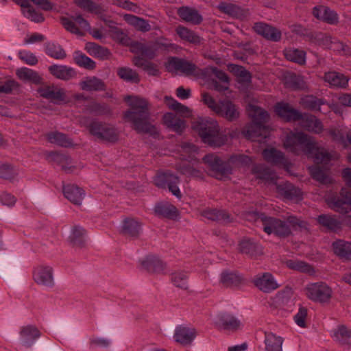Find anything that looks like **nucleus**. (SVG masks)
Instances as JSON below:
<instances>
[{"instance_id":"obj_1","label":"nucleus","mask_w":351,"mask_h":351,"mask_svg":"<svg viewBox=\"0 0 351 351\" xmlns=\"http://www.w3.org/2000/svg\"><path fill=\"white\" fill-rule=\"evenodd\" d=\"M285 147L289 152L300 155L304 154L313 158L316 163L327 164L332 158L330 154L303 132L290 133L284 142Z\"/></svg>"},{"instance_id":"obj_2","label":"nucleus","mask_w":351,"mask_h":351,"mask_svg":"<svg viewBox=\"0 0 351 351\" xmlns=\"http://www.w3.org/2000/svg\"><path fill=\"white\" fill-rule=\"evenodd\" d=\"M126 101L130 99V109L124 113V119L132 125V128L138 134H147L152 136L158 134L155 125L149 121L150 113L147 101L138 97H126Z\"/></svg>"},{"instance_id":"obj_3","label":"nucleus","mask_w":351,"mask_h":351,"mask_svg":"<svg viewBox=\"0 0 351 351\" xmlns=\"http://www.w3.org/2000/svg\"><path fill=\"white\" fill-rule=\"evenodd\" d=\"M203 161L208 165L215 176L231 174L232 168L250 166L252 160L245 154H232L228 161H223L219 156L213 154H206Z\"/></svg>"},{"instance_id":"obj_4","label":"nucleus","mask_w":351,"mask_h":351,"mask_svg":"<svg viewBox=\"0 0 351 351\" xmlns=\"http://www.w3.org/2000/svg\"><path fill=\"white\" fill-rule=\"evenodd\" d=\"M193 128L198 132L203 143L210 147H221L228 141L227 136L220 132L217 121L211 118L198 119L193 123Z\"/></svg>"},{"instance_id":"obj_5","label":"nucleus","mask_w":351,"mask_h":351,"mask_svg":"<svg viewBox=\"0 0 351 351\" xmlns=\"http://www.w3.org/2000/svg\"><path fill=\"white\" fill-rule=\"evenodd\" d=\"M250 116L252 119V123L243 133L245 137L251 141L262 142L269 134L268 128L265 125L269 120V115L261 108L250 106Z\"/></svg>"},{"instance_id":"obj_6","label":"nucleus","mask_w":351,"mask_h":351,"mask_svg":"<svg viewBox=\"0 0 351 351\" xmlns=\"http://www.w3.org/2000/svg\"><path fill=\"white\" fill-rule=\"evenodd\" d=\"M257 221L261 223L262 228L267 234H274L280 238H285L291 234L289 226L278 218L267 216L264 213L258 215Z\"/></svg>"},{"instance_id":"obj_7","label":"nucleus","mask_w":351,"mask_h":351,"mask_svg":"<svg viewBox=\"0 0 351 351\" xmlns=\"http://www.w3.org/2000/svg\"><path fill=\"white\" fill-rule=\"evenodd\" d=\"M87 128L89 133L99 141L114 143L119 140V132L112 124L95 119Z\"/></svg>"},{"instance_id":"obj_8","label":"nucleus","mask_w":351,"mask_h":351,"mask_svg":"<svg viewBox=\"0 0 351 351\" xmlns=\"http://www.w3.org/2000/svg\"><path fill=\"white\" fill-rule=\"evenodd\" d=\"M342 176L349 189L343 188L341 190V195L343 199L335 197L331 199L330 207L336 212L347 213L349 212L351 205V169L346 168L343 170Z\"/></svg>"},{"instance_id":"obj_9","label":"nucleus","mask_w":351,"mask_h":351,"mask_svg":"<svg viewBox=\"0 0 351 351\" xmlns=\"http://www.w3.org/2000/svg\"><path fill=\"white\" fill-rule=\"evenodd\" d=\"M169 71H180L186 75L206 77L208 69H200L195 64L177 57H171L166 63Z\"/></svg>"},{"instance_id":"obj_10","label":"nucleus","mask_w":351,"mask_h":351,"mask_svg":"<svg viewBox=\"0 0 351 351\" xmlns=\"http://www.w3.org/2000/svg\"><path fill=\"white\" fill-rule=\"evenodd\" d=\"M154 181L156 186L161 189L167 188L176 197H181L182 194L178 186L180 178L176 174L169 171L160 172L155 176Z\"/></svg>"},{"instance_id":"obj_11","label":"nucleus","mask_w":351,"mask_h":351,"mask_svg":"<svg viewBox=\"0 0 351 351\" xmlns=\"http://www.w3.org/2000/svg\"><path fill=\"white\" fill-rule=\"evenodd\" d=\"M306 294L312 301L326 303L332 297V290L325 282H319L308 285L306 287Z\"/></svg>"},{"instance_id":"obj_12","label":"nucleus","mask_w":351,"mask_h":351,"mask_svg":"<svg viewBox=\"0 0 351 351\" xmlns=\"http://www.w3.org/2000/svg\"><path fill=\"white\" fill-rule=\"evenodd\" d=\"M37 89L40 96L46 99L53 104L60 105L66 103V91L64 88H60L54 84H47L43 82V84Z\"/></svg>"},{"instance_id":"obj_13","label":"nucleus","mask_w":351,"mask_h":351,"mask_svg":"<svg viewBox=\"0 0 351 351\" xmlns=\"http://www.w3.org/2000/svg\"><path fill=\"white\" fill-rule=\"evenodd\" d=\"M253 282L259 290L264 293H271L279 287L274 276L269 272L256 275Z\"/></svg>"},{"instance_id":"obj_14","label":"nucleus","mask_w":351,"mask_h":351,"mask_svg":"<svg viewBox=\"0 0 351 351\" xmlns=\"http://www.w3.org/2000/svg\"><path fill=\"white\" fill-rule=\"evenodd\" d=\"M215 113L230 121L236 120L239 116L236 105L228 99L219 100Z\"/></svg>"},{"instance_id":"obj_15","label":"nucleus","mask_w":351,"mask_h":351,"mask_svg":"<svg viewBox=\"0 0 351 351\" xmlns=\"http://www.w3.org/2000/svg\"><path fill=\"white\" fill-rule=\"evenodd\" d=\"M215 324L220 329L232 331L238 330L241 326L239 319L227 313H219L216 317Z\"/></svg>"},{"instance_id":"obj_16","label":"nucleus","mask_w":351,"mask_h":351,"mask_svg":"<svg viewBox=\"0 0 351 351\" xmlns=\"http://www.w3.org/2000/svg\"><path fill=\"white\" fill-rule=\"evenodd\" d=\"M34 281L38 284L47 287H52L54 285L53 269L49 266H38L33 274Z\"/></svg>"},{"instance_id":"obj_17","label":"nucleus","mask_w":351,"mask_h":351,"mask_svg":"<svg viewBox=\"0 0 351 351\" xmlns=\"http://www.w3.org/2000/svg\"><path fill=\"white\" fill-rule=\"evenodd\" d=\"M276 114L287 121H300L302 114L299 110L293 108L289 104L278 103L275 106Z\"/></svg>"},{"instance_id":"obj_18","label":"nucleus","mask_w":351,"mask_h":351,"mask_svg":"<svg viewBox=\"0 0 351 351\" xmlns=\"http://www.w3.org/2000/svg\"><path fill=\"white\" fill-rule=\"evenodd\" d=\"M254 29L258 34L273 42H278L281 38V32L280 30L265 23H256L254 26Z\"/></svg>"},{"instance_id":"obj_19","label":"nucleus","mask_w":351,"mask_h":351,"mask_svg":"<svg viewBox=\"0 0 351 351\" xmlns=\"http://www.w3.org/2000/svg\"><path fill=\"white\" fill-rule=\"evenodd\" d=\"M313 14L317 19L330 25H336L339 22L337 13L325 5H318L313 8Z\"/></svg>"},{"instance_id":"obj_20","label":"nucleus","mask_w":351,"mask_h":351,"mask_svg":"<svg viewBox=\"0 0 351 351\" xmlns=\"http://www.w3.org/2000/svg\"><path fill=\"white\" fill-rule=\"evenodd\" d=\"M243 281V276L237 271L224 270L220 274L219 282L225 287H237Z\"/></svg>"},{"instance_id":"obj_21","label":"nucleus","mask_w":351,"mask_h":351,"mask_svg":"<svg viewBox=\"0 0 351 351\" xmlns=\"http://www.w3.org/2000/svg\"><path fill=\"white\" fill-rule=\"evenodd\" d=\"M40 337V332L34 326L27 325L21 328V342L26 348H30Z\"/></svg>"},{"instance_id":"obj_22","label":"nucleus","mask_w":351,"mask_h":351,"mask_svg":"<svg viewBox=\"0 0 351 351\" xmlns=\"http://www.w3.org/2000/svg\"><path fill=\"white\" fill-rule=\"evenodd\" d=\"M239 251L251 258H256L263 254V248L261 245L253 239H243L239 243Z\"/></svg>"},{"instance_id":"obj_23","label":"nucleus","mask_w":351,"mask_h":351,"mask_svg":"<svg viewBox=\"0 0 351 351\" xmlns=\"http://www.w3.org/2000/svg\"><path fill=\"white\" fill-rule=\"evenodd\" d=\"M64 197L71 203L80 206L85 196L83 189L75 184H67L63 186Z\"/></svg>"},{"instance_id":"obj_24","label":"nucleus","mask_w":351,"mask_h":351,"mask_svg":"<svg viewBox=\"0 0 351 351\" xmlns=\"http://www.w3.org/2000/svg\"><path fill=\"white\" fill-rule=\"evenodd\" d=\"M49 73L56 78L67 81L75 77V71L66 65L53 64L49 66Z\"/></svg>"},{"instance_id":"obj_25","label":"nucleus","mask_w":351,"mask_h":351,"mask_svg":"<svg viewBox=\"0 0 351 351\" xmlns=\"http://www.w3.org/2000/svg\"><path fill=\"white\" fill-rule=\"evenodd\" d=\"M178 14L183 21L193 25H199L203 21L202 15L197 10L188 6L180 8Z\"/></svg>"},{"instance_id":"obj_26","label":"nucleus","mask_w":351,"mask_h":351,"mask_svg":"<svg viewBox=\"0 0 351 351\" xmlns=\"http://www.w3.org/2000/svg\"><path fill=\"white\" fill-rule=\"evenodd\" d=\"M317 223L326 230L336 232L341 228V221L335 215L322 214L317 217Z\"/></svg>"},{"instance_id":"obj_27","label":"nucleus","mask_w":351,"mask_h":351,"mask_svg":"<svg viewBox=\"0 0 351 351\" xmlns=\"http://www.w3.org/2000/svg\"><path fill=\"white\" fill-rule=\"evenodd\" d=\"M141 266L148 272L160 274L165 269L164 263L159 258L155 256H148L141 261Z\"/></svg>"},{"instance_id":"obj_28","label":"nucleus","mask_w":351,"mask_h":351,"mask_svg":"<svg viewBox=\"0 0 351 351\" xmlns=\"http://www.w3.org/2000/svg\"><path fill=\"white\" fill-rule=\"evenodd\" d=\"M155 213L169 219H176L178 216V210L175 206L169 202H159L154 207Z\"/></svg>"},{"instance_id":"obj_29","label":"nucleus","mask_w":351,"mask_h":351,"mask_svg":"<svg viewBox=\"0 0 351 351\" xmlns=\"http://www.w3.org/2000/svg\"><path fill=\"white\" fill-rule=\"evenodd\" d=\"M175 341L182 345H189L195 337V330L182 326H178L175 330Z\"/></svg>"},{"instance_id":"obj_30","label":"nucleus","mask_w":351,"mask_h":351,"mask_svg":"<svg viewBox=\"0 0 351 351\" xmlns=\"http://www.w3.org/2000/svg\"><path fill=\"white\" fill-rule=\"evenodd\" d=\"M324 80L330 87L345 88L348 86L349 79L343 73L330 71L324 75Z\"/></svg>"},{"instance_id":"obj_31","label":"nucleus","mask_w":351,"mask_h":351,"mask_svg":"<svg viewBox=\"0 0 351 351\" xmlns=\"http://www.w3.org/2000/svg\"><path fill=\"white\" fill-rule=\"evenodd\" d=\"M334 253L340 258L351 261V242L339 239L332 244Z\"/></svg>"},{"instance_id":"obj_32","label":"nucleus","mask_w":351,"mask_h":351,"mask_svg":"<svg viewBox=\"0 0 351 351\" xmlns=\"http://www.w3.org/2000/svg\"><path fill=\"white\" fill-rule=\"evenodd\" d=\"M141 223L135 219L126 218L122 224V232L124 235L136 238L141 232Z\"/></svg>"},{"instance_id":"obj_33","label":"nucleus","mask_w":351,"mask_h":351,"mask_svg":"<svg viewBox=\"0 0 351 351\" xmlns=\"http://www.w3.org/2000/svg\"><path fill=\"white\" fill-rule=\"evenodd\" d=\"M262 154L264 159L268 162L274 165H287V161L285 154L275 148L265 149L263 151Z\"/></svg>"},{"instance_id":"obj_34","label":"nucleus","mask_w":351,"mask_h":351,"mask_svg":"<svg viewBox=\"0 0 351 351\" xmlns=\"http://www.w3.org/2000/svg\"><path fill=\"white\" fill-rule=\"evenodd\" d=\"M278 193L287 199H299L301 197L300 190L291 183L286 182L277 185Z\"/></svg>"},{"instance_id":"obj_35","label":"nucleus","mask_w":351,"mask_h":351,"mask_svg":"<svg viewBox=\"0 0 351 351\" xmlns=\"http://www.w3.org/2000/svg\"><path fill=\"white\" fill-rule=\"evenodd\" d=\"M205 218L219 223H228L231 221L230 215L224 210L206 208L202 212Z\"/></svg>"},{"instance_id":"obj_36","label":"nucleus","mask_w":351,"mask_h":351,"mask_svg":"<svg viewBox=\"0 0 351 351\" xmlns=\"http://www.w3.org/2000/svg\"><path fill=\"white\" fill-rule=\"evenodd\" d=\"M252 173L256 175V178L269 182H274L277 179L276 173L269 167L264 165H255L252 169Z\"/></svg>"},{"instance_id":"obj_37","label":"nucleus","mask_w":351,"mask_h":351,"mask_svg":"<svg viewBox=\"0 0 351 351\" xmlns=\"http://www.w3.org/2000/svg\"><path fill=\"white\" fill-rule=\"evenodd\" d=\"M17 77L23 81H28L36 85L43 84V78L39 73L31 69L22 67L16 70Z\"/></svg>"},{"instance_id":"obj_38","label":"nucleus","mask_w":351,"mask_h":351,"mask_svg":"<svg viewBox=\"0 0 351 351\" xmlns=\"http://www.w3.org/2000/svg\"><path fill=\"white\" fill-rule=\"evenodd\" d=\"M46 138L49 143L60 147H71L73 145V140L68 135L58 131L47 133Z\"/></svg>"},{"instance_id":"obj_39","label":"nucleus","mask_w":351,"mask_h":351,"mask_svg":"<svg viewBox=\"0 0 351 351\" xmlns=\"http://www.w3.org/2000/svg\"><path fill=\"white\" fill-rule=\"evenodd\" d=\"M132 62L134 65H135L137 67L141 68L149 75L158 76L160 75V71L158 66L156 64L145 59L142 56H135L133 58Z\"/></svg>"},{"instance_id":"obj_40","label":"nucleus","mask_w":351,"mask_h":351,"mask_svg":"<svg viewBox=\"0 0 351 351\" xmlns=\"http://www.w3.org/2000/svg\"><path fill=\"white\" fill-rule=\"evenodd\" d=\"M302 126L308 131L320 134L324 130V125L322 121L315 116L312 114L302 115Z\"/></svg>"},{"instance_id":"obj_41","label":"nucleus","mask_w":351,"mask_h":351,"mask_svg":"<svg viewBox=\"0 0 351 351\" xmlns=\"http://www.w3.org/2000/svg\"><path fill=\"white\" fill-rule=\"evenodd\" d=\"M85 50L90 56L100 60L108 59L110 55V52L107 48L95 43H87L85 45Z\"/></svg>"},{"instance_id":"obj_42","label":"nucleus","mask_w":351,"mask_h":351,"mask_svg":"<svg viewBox=\"0 0 351 351\" xmlns=\"http://www.w3.org/2000/svg\"><path fill=\"white\" fill-rule=\"evenodd\" d=\"M80 85L83 90L87 91H103L106 89L104 82L95 76L87 77Z\"/></svg>"},{"instance_id":"obj_43","label":"nucleus","mask_w":351,"mask_h":351,"mask_svg":"<svg viewBox=\"0 0 351 351\" xmlns=\"http://www.w3.org/2000/svg\"><path fill=\"white\" fill-rule=\"evenodd\" d=\"M333 337L341 345H351V330L344 325H340L333 330Z\"/></svg>"},{"instance_id":"obj_44","label":"nucleus","mask_w":351,"mask_h":351,"mask_svg":"<svg viewBox=\"0 0 351 351\" xmlns=\"http://www.w3.org/2000/svg\"><path fill=\"white\" fill-rule=\"evenodd\" d=\"M45 51L49 56L56 60H63L66 57L64 49L57 43L47 42L45 44Z\"/></svg>"},{"instance_id":"obj_45","label":"nucleus","mask_w":351,"mask_h":351,"mask_svg":"<svg viewBox=\"0 0 351 351\" xmlns=\"http://www.w3.org/2000/svg\"><path fill=\"white\" fill-rule=\"evenodd\" d=\"M265 349L267 351H282L283 339L274 333H265Z\"/></svg>"},{"instance_id":"obj_46","label":"nucleus","mask_w":351,"mask_h":351,"mask_svg":"<svg viewBox=\"0 0 351 351\" xmlns=\"http://www.w3.org/2000/svg\"><path fill=\"white\" fill-rule=\"evenodd\" d=\"M327 104L326 99L318 98L313 95H307L302 99V105L308 110L314 112H320L321 106Z\"/></svg>"},{"instance_id":"obj_47","label":"nucleus","mask_w":351,"mask_h":351,"mask_svg":"<svg viewBox=\"0 0 351 351\" xmlns=\"http://www.w3.org/2000/svg\"><path fill=\"white\" fill-rule=\"evenodd\" d=\"M228 69L232 73L239 78V82L245 84L251 83L252 75L244 66L235 64H230L228 66Z\"/></svg>"},{"instance_id":"obj_48","label":"nucleus","mask_w":351,"mask_h":351,"mask_svg":"<svg viewBox=\"0 0 351 351\" xmlns=\"http://www.w3.org/2000/svg\"><path fill=\"white\" fill-rule=\"evenodd\" d=\"M73 60L77 65L85 69L93 70L96 67L95 62L80 51L73 53Z\"/></svg>"},{"instance_id":"obj_49","label":"nucleus","mask_w":351,"mask_h":351,"mask_svg":"<svg viewBox=\"0 0 351 351\" xmlns=\"http://www.w3.org/2000/svg\"><path fill=\"white\" fill-rule=\"evenodd\" d=\"M176 34L179 37L193 44H199L201 38L197 35L193 31L185 27L182 25H178L176 29Z\"/></svg>"},{"instance_id":"obj_50","label":"nucleus","mask_w":351,"mask_h":351,"mask_svg":"<svg viewBox=\"0 0 351 351\" xmlns=\"http://www.w3.org/2000/svg\"><path fill=\"white\" fill-rule=\"evenodd\" d=\"M124 18L128 23L133 25L136 29L141 32H146L151 29V25L149 24L147 21L142 18L132 14H125Z\"/></svg>"},{"instance_id":"obj_51","label":"nucleus","mask_w":351,"mask_h":351,"mask_svg":"<svg viewBox=\"0 0 351 351\" xmlns=\"http://www.w3.org/2000/svg\"><path fill=\"white\" fill-rule=\"evenodd\" d=\"M87 110L97 116L110 115L112 110L109 105L105 103L93 101L86 106Z\"/></svg>"},{"instance_id":"obj_52","label":"nucleus","mask_w":351,"mask_h":351,"mask_svg":"<svg viewBox=\"0 0 351 351\" xmlns=\"http://www.w3.org/2000/svg\"><path fill=\"white\" fill-rule=\"evenodd\" d=\"M117 75L123 80L137 84L140 82L138 74L129 67H120L117 69Z\"/></svg>"},{"instance_id":"obj_53","label":"nucleus","mask_w":351,"mask_h":351,"mask_svg":"<svg viewBox=\"0 0 351 351\" xmlns=\"http://www.w3.org/2000/svg\"><path fill=\"white\" fill-rule=\"evenodd\" d=\"M285 264L288 268L293 270L306 274H312L314 272V269L311 265L302 261L290 259L287 260Z\"/></svg>"},{"instance_id":"obj_54","label":"nucleus","mask_w":351,"mask_h":351,"mask_svg":"<svg viewBox=\"0 0 351 351\" xmlns=\"http://www.w3.org/2000/svg\"><path fill=\"white\" fill-rule=\"evenodd\" d=\"M85 237L86 230L81 226H75L72 230L70 239L74 245L82 247L86 241Z\"/></svg>"},{"instance_id":"obj_55","label":"nucleus","mask_w":351,"mask_h":351,"mask_svg":"<svg viewBox=\"0 0 351 351\" xmlns=\"http://www.w3.org/2000/svg\"><path fill=\"white\" fill-rule=\"evenodd\" d=\"M167 104L169 107V108L175 110L176 112L179 113L181 116L183 117H189L191 115L190 109L186 106L179 103L172 97H166Z\"/></svg>"},{"instance_id":"obj_56","label":"nucleus","mask_w":351,"mask_h":351,"mask_svg":"<svg viewBox=\"0 0 351 351\" xmlns=\"http://www.w3.org/2000/svg\"><path fill=\"white\" fill-rule=\"evenodd\" d=\"M110 37L115 41L126 46L130 44V38L121 28L114 27L110 30Z\"/></svg>"},{"instance_id":"obj_57","label":"nucleus","mask_w":351,"mask_h":351,"mask_svg":"<svg viewBox=\"0 0 351 351\" xmlns=\"http://www.w3.org/2000/svg\"><path fill=\"white\" fill-rule=\"evenodd\" d=\"M305 52L297 49H290L285 51V57L288 60L303 64L305 63Z\"/></svg>"},{"instance_id":"obj_58","label":"nucleus","mask_w":351,"mask_h":351,"mask_svg":"<svg viewBox=\"0 0 351 351\" xmlns=\"http://www.w3.org/2000/svg\"><path fill=\"white\" fill-rule=\"evenodd\" d=\"M152 44L156 52L159 51H169L177 47L176 44L171 43L169 39L165 37L157 38L155 41L152 42Z\"/></svg>"},{"instance_id":"obj_59","label":"nucleus","mask_w":351,"mask_h":351,"mask_svg":"<svg viewBox=\"0 0 351 351\" xmlns=\"http://www.w3.org/2000/svg\"><path fill=\"white\" fill-rule=\"evenodd\" d=\"M19 174L18 170L12 165L3 163L0 165V178L12 180Z\"/></svg>"},{"instance_id":"obj_60","label":"nucleus","mask_w":351,"mask_h":351,"mask_svg":"<svg viewBox=\"0 0 351 351\" xmlns=\"http://www.w3.org/2000/svg\"><path fill=\"white\" fill-rule=\"evenodd\" d=\"M219 9L222 12L234 18H238L241 15V8L232 3H221L219 5Z\"/></svg>"},{"instance_id":"obj_61","label":"nucleus","mask_w":351,"mask_h":351,"mask_svg":"<svg viewBox=\"0 0 351 351\" xmlns=\"http://www.w3.org/2000/svg\"><path fill=\"white\" fill-rule=\"evenodd\" d=\"M60 23L66 31L77 36H83V32L77 26L72 17L62 16L60 18Z\"/></svg>"},{"instance_id":"obj_62","label":"nucleus","mask_w":351,"mask_h":351,"mask_svg":"<svg viewBox=\"0 0 351 351\" xmlns=\"http://www.w3.org/2000/svg\"><path fill=\"white\" fill-rule=\"evenodd\" d=\"M187 274L184 271H177L171 275V281L177 287L187 289Z\"/></svg>"},{"instance_id":"obj_63","label":"nucleus","mask_w":351,"mask_h":351,"mask_svg":"<svg viewBox=\"0 0 351 351\" xmlns=\"http://www.w3.org/2000/svg\"><path fill=\"white\" fill-rule=\"evenodd\" d=\"M22 13L24 16L35 23H42L45 21L43 15L41 13L36 12L31 5L30 7L22 9Z\"/></svg>"},{"instance_id":"obj_64","label":"nucleus","mask_w":351,"mask_h":351,"mask_svg":"<svg viewBox=\"0 0 351 351\" xmlns=\"http://www.w3.org/2000/svg\"><path fill=\"white\" fill-rule=\"evenodd\" d=\"M330 49H332L333 51H335L341 55L351 54V47L335 38H334Z\"/></svg>"}]
</instances>
